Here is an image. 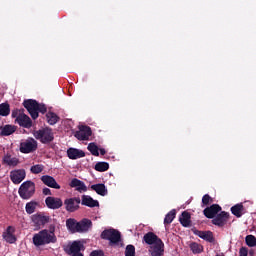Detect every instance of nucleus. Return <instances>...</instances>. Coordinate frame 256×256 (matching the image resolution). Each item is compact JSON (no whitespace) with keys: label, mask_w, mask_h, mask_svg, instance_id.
<instances>
[{"label":"nucleus","mask_w":256,"mask_h":256,"mask_svg":"<svg viewBox=\"0 0 256 256\" xmlns=\"http://www.w3.org/2000/svg\"><path fill=\"white\" fill-rule=\"evenodd\" d=\"M23 107L28 111L29 115L34 120L39 118V113H42V115L47 113V106H45V104H40L34 99L24 100Z\"/></svg>","instance_id":"f257e3e1"},{"label":"nucleus","mask_w":256,"mask_h":256,"mask_svg":"<svg viewBox=\"0 0 256 256\" xmlns=\"http://www.w3.org/2000/svg\"><path fill=\"white\" fill-rule=\"evenodd\" d=\"M55 241H57L55 233L49 230H42L33 236V243L36 247L49 245V243H55Z\"/></svg>","instance_id":"f03ea898"},{"label":"nucleus","mask_w":256,"mask_h":256,"mask_svg":"<svg viewBox=\"0 0 256 256\" xmlns=\"http://www.w3.org/2000/svg\"><path fill=\"white\" fill-rule=\"evenodd\" d=\"M18 193L21 199L29 200L35 195V183L32 181H25L21 184Z\"/></svg>","instance_id":"7ed1b4c3"},{"label":"nucleus","mask_w":256,"mask_h":256,"mask_svg":"<svg viewBox=\"0 0 256 256\" xmlns=\"http://www.w3.org/2000/svg\"><path fill=\"white\" fill-rule=\"evenodd\" d=\"M101 237L109 241L112 247H117L121 243V232L115 229L104 230Z\"/></svg>","instance_id":"20e7f679"},{"label":"nucleus","mask_w":256,"mask_h":256,"mask_svg":"<svg viewBox=\"0 0 256 256\" xmlns=\"http://www.w3.org/2000/svg\"><path fill=\"white\" fill-rule=\"evenodd\" d=\"M33 135L35 139H38L39 141H41V143H51V141L55 139V136L50 129L34 130Z\"/></svg>","instance_id":"39448f33"},{"label":"nucleus","mask_w":256,"mask_h":256,"mask_svg":"<svg viewBox=\"0 0 256 256\" xmlns=\"http://www.w3.org/2000/svg\"><path fill=\"white\" fill-rule=\"evenodd\" d=\"M37 151V141L33 138L22 140L20 143V153H33Z\"/></svg>","instance_id":"423d86ee"},{"label":"nucleus","mask_w":256,"mask_h":256,"mask_svg":"<svg viewBox=\"0 0 256 256\" xmlns=\"http://www.w3.org/2000/svg\"><path fill=\"white\" fill-rule=\"evenodd\" d=\"M83 248H84L83 242H81L79 240H75V241L69 243L68 245H66L64 247V251H65V253H67V255H73L76 253H81V250Z\"/></svg>","instance_id":"0eeeda50"},{"label":"nucleus","mask_w":256,"mask_h":256,"mask_svg":"<svg viewBox=\"0 0 256 256\" xmlns=\"http://www.w3.org/2000/svg\"><path fill=\"white\" fill-rule=\"evenodd\" d=\"M25 170L18 169V170H12L10 172V179L14 185H19V183L23 182L26 177Z\"/></svg>","instance_id":"6e6552de"},{"label":"nucleus","mask_w":256,"mask_h":256,"mask_svg":"<svg viewBox=\"0 0 256 256\" xmlns=\"http://www.w3.org/2000/svg\"><path fill=\"white\" fill-rule=\"evenodd\" d=\"M79 203H81L79 198H67L64 201L66 211L69 213H75V211L79 209Z\"/></svg>","instance_id":"1a4fd4ad"},{"label":"nucleus","mask_w":256,"mask_h":256,"mask_svg":"<svg viewBox=\"0 0 256 256\" xmlns=\"http://www.w3.org/2000/svg\"><path fill=\"white\" fill-rule=\"evenodd\" d=\"M46 206L48 209H61L63 207V200L61 198L53 197V196H48L45 199Z\"/></svg>","instance_id":"9d476101"},{"label":"nucleus","mask_w":256,"mask_h":256,"mask_svg":"<svg viewBox=\"0 0 256 256\" xmlns=\"http://www.w3.org/2000/svg\"><path fill=\"white\" fill-rule=\"evenodd\" d=\"M2 237L6 243H15L17 241V237L15 236V227L8 226L7 229L3 232Z\"/></svg>","instance_id":"9b49d317"},{"label":"nucleus","mask_w":256,"mask_h":256,"mask_svg":"<svg viewBox=\"0 0 256 256\" xmlns=\"http://www.w3.org/2000/svg\"><path fill=\"white\" fill-rule=\"evenodd\" d=\"M143 241L147 245H150V247H153V245H157V244L163 242V240H161V238H159L153 232H148L147 234H145L144 237H143Z\"/></svg>","instance_id":"f8f14e48"},{"label":"nucleus","mask_w":256,"mask_h":256,"mask_svg":"<svg viewBox=\"0 0 256 256\" xmlns=\"http://www.w3.org/2000/svg\"><path fill=\"white\" fill-rule=\"evenodd\" d=\"M15 123H17L20 127H24V129H31L33 126V121L25 113L22 116H19L18 119H15Z\"/></svg>","instance_id":"ddd939ff"},{"label":"nucleus","mask_w":256,"mask_h":256,"mask_svg":"<svg viewBox=\"0 0 256 256\" xmlns=\"http://www.w3.org/2000/svg\"><path fill=\"white\" fill-rule=\"evenodd\" d=\"M149 253L151 256H163L165 255V243L159 242L153 246H150Z\"/></svg>","instance_id":"4468645a"},{"label":"nucleus","mask_w":256,"mask_h":256,"mask_svg":"<svg viewBox=\"0 0 256 256\" xmlns=\"http://www.w3.org/2000/svg\"><path fill=\"white\" fill-rule=\"evenodd\" d=\"M92 135L93 131H91V129H79L76 131L74 136L76 139H78V141H89Z\"/></svg>","instance_id":"2eb2a0df"},{"label":"nucleus","mask_w":256,"mask_h":256,"mask_svg":"<svg viewBox=\"0 0 256 256\" xmlns=\"http://www.w3.org/2000/svg\"><path fill=\"white\" fill-rule=\"evenodd\" d=\"M91 227H93V222L87 218H84L78 222L77 233H87Z\"/></svg>","instance_id":"dca6fc26"},{"label":"nucleus","mask_w":256,"mask_h":256,"mask_svg":"<svg viewBox=\"0 0 256 256\" xmlns=\"http://www.w3.org/2000/svg\"><path fill=\"white\" fill-rule=\"evenodd\" d=\"M41 181L47 187H51V189H61V185L57 183V181L55 180V178H53V176L44 175L41 177Z\"/></svg>","instance_id":"f3484780"},{"label":"nucleus","mask_w":256,"mask_h":256,"mask_svg":"<svg viewBox=\"0 0 256 256\" xmlns=\"http://www.w3.org/2000/svg\"><path fill=\"white\" fill-rule=\"evenodd\" d=\"M219 211H221V206L213 204L212 206L205 208L203 213L207 219H214Z\"/></svg>","instance_id":"a211bd4d"},{"label":"nucleus","mask_w":256,"mask_h":256,"mask_svg":"<svg viewBox=\"0 0 256 256\" xmlns=\"http://www.w3.org/2000/svg\"><path fill=\"white\" fill-rule=\"evenodd\" d=\"M229 219V213L221 212L216 217L213 218L212 223L213 225H217L218 227H223L227 220Z\"/></svg>","instance_id":"6ab92c4d"},{"label":"nucleus","mask_w":256,"mask_h":256,"mask_svg":"<svg viewBox=\"0 0 256 256\" xmlns=\"http://www.w3.org/2000/svg\"><path fill=\"white\" fill-rule=\"evenodd\" d=\"M70 187L74 188L78 193H85V191H87V185H85V182L77 178L71 180Z\"/></svg>","instance_id":"aec40b11"},{"label":"nucleus","mask_w":256,"mask_h":256,"mask_svg":"<svg viewBox=\"0 0 256 256\" xmlns=\"http://www.w3.org/2000/svg\"><path fill=\"white\" fill-rule=\"evenodd\" d=\"M67 156L72 160L83 159V157H85V152L81 149L69 148L67 150Z\"/></svg>","instance_id":"412c9836"},{"label":"nucleus","mask_w":256,"mask_h":256,"mask_svg":"<svg viewBox=\"0 0 256 256\" xmlns=\"http://www.w3.org/2000/svg\"><path fill=\"white\" fill-rule=\"evenodd\" d=\"M4 165L8 167H17L19 165V158L11 156V154H5L2 158Z\"/></svg>","instance_id":"4be33fe9"},{"label":"nucleus","mask_w":256,"mask_h":256,"mask_svg":"<svg viewBox=\"0 0 256 256\" xmlns=\"http://www.w3.org/2000/svg\"><path fill=\"white\" fill-rule=\"evenodd\" d=\"M81 204L85 205L86 207H99V201L93 199L89 195H83Z\"/></svg>","instance_id":"5701e85b"},{"label":"nucleus","mask_w":256,"mask_h":256,"mask_svg":"<svg viewBox=\"0 0 256 256\" xmlns=\"http://www.w3.org/2000/svg\"><path fill=\"white\" fill-rule=\"evenodd\" d=\"M90 188L92 191H95L97 195H101V197H105L108 193L107 186H105V184H93Z\"/></svg>","instance_id":"b1692460"},{"label":"nucleus","mask_w":256,"mask_h":256,"mask_svg":"<svg viewBox=\"0 0 256 256\" xmlns=\"http://www.w3.org/2000/svg\"><path fill=\"white\" fill-rule=\"evenodd\" d=\"M195 234L200 237V239H204V241H208V243H213V232L211 231H196Z\"/></svg>","instance_id":"393cba45"},{"label":"nucleus","mask_w":256,"mask_h":256,"mask_svg":"<svg viewBox=\"0 0 256 256\" xmlns=\"http://www.w3.org/2000/svg\"><path fill=\"white\" fill-rule=\"evenodd\" d=\"M79 222L77 220L70 218L66 220V227L70 233H77Z\"/></svg>","instance_id":"a878e982"},{"label":"nucleus","mask_w":256,"mask_h":256,"mask_svg":"<svg viewBox=\"0 0 256 256\" xmlns=\"http://www.w3.org/2000/svg\"><path fill=\"white\" fill-rule=\"evenodd\" d=\"M179 221L183 227H189L191 225V215L188 212H182Z\"/></svg>","instance_id":"bb28decb"},{"label":"nucleus","mask_w":256,"mask_h":256,"mask_svg":"<svg viewBox=\"0 0 256 256\" xmlns=\"http://www.w3.org/2000/svg\"><path fill=\"white\" fill-rule=\"evenodd\" d=\"M11 113V106L9 103H2L0 104V116L7 117Z\"/></svg>","instance_id":"cd10ccee"},{"label":"nucleus","mask_w":256,"mask_h":256,"mask_svg":"<svg viewBox=\"0 0 256 256\" xmlns=\"http://www.w3.org/2000/svg\"><path fill=\"white\" fill-rule=\"evenodd\" d=\"M46 121L49 123V125H55L59 122V116H57V114L54 112H48L46 114Z\"/></svg>","instance_id":"c85d7f7f"},{"label":"nucleus","mask_w":256,"mask_h":256,"mask_svg":"<svg viewBox=\"0 0 256 256\" xmlns=\"http://www.w3.org/2000/svg\"><path fill=\"white\" fill-rule=\"evenodd\" d=\"M37 205H39V203H37L36 201H30L26 203V206H25L26 213L28 215H33V213H35V209H37Z\"/></svg>","instance_id":"c756f323"},{"label":"nucleus","mask_w":256,"mask_h":256,"mask_svg":"<svg viewBox=\"0 0 256 256\" xmlns=\"http://www.w3.org/2000/svg\"><path fill=\"white\" fill-rule=\"evenodd\" d=\"M232 215H235V217H241L243 215V204H236L231 208Z\"/></svg>","instance_id":"7c9ffc66"},{"label":"nucleus","mask_w":256,"mask_h":256,"mask_svg":"<svg viewBox=\"0 0 256 256\" xmlns=\"http://www.w3.org/2000/svg\"><path fill=\"white\" fill-rule=\"evenodd\" d=\"M175 215H177L175 209L171 210L168 214H166L164 218V225H171L173 220L175 219Z\"/></svg>","instance_id":"2f4dec72"},{"label":"nucleus","mask_w":256,"mask_h":256,"mask_svg":"<svg viewBox=\"0 0 256 256\" xmlns=\"http://www.w3.org/2000/svg\"><path fill=\"white\" fill-rule=\"evenodd\" d=\"M94 169L96 171H99L100 173H103V172L109 170V163H107V162H97Z\"/></svg>","instance_id":"473e14b6"},{"label":"nucleus","mask_w":256,"mask_h":256,"mask_svg":"<svg viewBox=\"0 0 256 256\" xmlns=\"http://www.w3.org/2000/svg\"><path fill=\"white\" fill-rule=\"evenodd\" d=\"M49 221H50L49 216L38 215L34 218V223H37L39 225H45L49 223Z\"/></svg>","instance_id":"72a5a7b5"},{"label":"nucleus","mask_w":256,"mask_h":256,"mask_svg":"<svg viewBox=\"0 0 256 256\" xmlns=\"http://www.w3.org/2000/svg\"><path fill=\"white\" fill-rule=\"evenodd\" d=\"M87 149L90 151L91 155L99 157V147L96 146L95 143H89Z\"/></svg>","instance_id":"f704fd0d"},{"label":"nucleus","mask_w":256,"mask_h":256,"mask_svg":"<svg viewBox=\"0 0 256 256\" xmlns=\"http://www.w3.org/2000/svg\"><path fill=\"white\" fill-rule=\"evenodd\" d=\"M45 169V166L42 164H36L30 168L31 173L34 175H39V173H42V171Z\"/></svg>","instance_id":"c9c22d12"},{"label":"nucleus","mask_w":256,"mask_h":256,"mask_svg":"<svg viewBox=\"0 0 256 256\" xmlns=\"http://www.w3.org/2000/svg\"><path fill=\"white\" fill-rule=\"evenodd\" d=\"M190 249L193 253L198 254L203 251V246H201V244H197V243L193 242L190 244Z\"/></svg>","instance_id":"e433bc0d"},{"label":"nucleus","mask_w":256,"mask_h":256,"mask_svg":"<svg viewBox=\"0 0 256 256\" xmlns=\"http://www.w3.org/2000/svg\"><path fill=\"white\" fill-rule=\"evenodd\" d=\"M246 245H248V247H256V237L253 235H248L246 236Z\"/></svg>","instance_id":"4c0bfd02"},{"label":"nucleus","mask_w":256,"mask_h":256,"mask_svg":"<svg viewBox=\"0 0 256 256\" xmlns=\"http://www.w3.org/2000/svg\"><path fill=\"white\" fill-rule=\"evenodd\" d=\"M25 113V109H14L12 110V119H19Z\"/></svg>","instance_id":"58836bf2"},{"label":"nucleus","mask_w":256,"mask_h":256,"mask_svg":"<svg viewBox=\"0 0 256 256\" xmlns=\"http://www.w3.org/2000/svg\"><path fill=\"white\" fill-rule=\"evenodd\" d=\"M125 256H135V246L133 245L126 246Z\"/></svg>","instance_id":"ea45409f"},{"label":"nucleus","mask_w":256,"mask_h":256,"mask_svg":"<svg viewBox=\"0 0 256 256\" xmlns=\"http://www.w3.org/2000/svg\"><path fill=\"white\" fill-rule=\"evenodd\" d=\"M14 131L15 129H2L0 135H2V137H9V135H13Z\"/></svg>","instance_id":"a19ab883"},{"label":"nucleus","mask_w":256,"mask_h":256,"mask_svg":"<svg viewBox=\"0 0 256 256\" xmlns=\"http://www.w3.org/2000/svg\"><path fill=\"white\" fill-rule=\"evenodd\" d=\"M211 201V196H209L208 194H205L202 197V203L203 205H209V202Z\"/></svg>","instance_id":"79ce46f5"},{"label":"nucleus","mask_w":256,"mask_h":256,"mask_svg":"<svg viewBox=\"0 0 256 256\" xmlns=\"http://www.w3.org/2000/svg\"><path fill=\"white\" fill-rule=\"evenodd\" d=\"M249 255V250L245 247H241L239 250V256H247Z\"/></svg>","instance_id":"37998d69"},{"label":"nucleus","mask_w":256,"mask_h":256,"mask_svg":"<svg viewBox=\"0 0 256 256\" xmlns=\"http://www.w3.org/2000/svg\"><path fill=\"white\" fill-rule=\"evenodd\" d=\"M43 194H44V195H51V189H49V188H44V189H43Z\"/></svg>","instance_id":"c03bdc74"},{"label":"nucleus","mask_w":256,"mask_h":256,"mask_svg":"<svg viewBox=\"0 0 256 256\" xmlns=\"http://www.w3.org/2000/svg\"><path fill=\"white\" fill-rule=\"evenodd\" d=\"M0 129H15V126L5 125V126H0Z\"/></svg>","instance_id":"a18cd8bd"},{"label":"nucleus","mask_w":256,"mask_h":256,"mask_svg":"<svg viewBox=\"0 0 256 256\" xmlns=\"http://www.w3.org/2000/svg\"><path fill=\"white\" fill-rule=\"evenodd\" d=\"M78 129H91V127H89L87 125L79 124Z\"/></svg>","instance_id":"49530a36"},{"label":"nucleus","mask_w":256,"mask_h":256,"mask_svg":"<svg viewBox=\"0 0 256 256\" xmlns=\"http://www.w3.org/2000/svg\"><path fill=\"white\" fill-rule=\"evenodd\" d=\"M65 123H66V125H69L70 129H73V126H72L73 125V121L66 120Z\"/></svg>","instance_id":"de8ad7c7"},{"label":"nucleus","mask_w":256,"mask_h":256,"mask_svg":"<svg viewBox=\"0 0 256 256\" xmlns=\"http://www.w3.org/2000/svg\"><path fill=\"white\" fill-rule=\"evenodd\" d=\"M98 151H100L101 155H105V153H107V151H105L104 148H100V149H98Z\"/></svg>","instance_id":"09e8293b"},{"label":"nucleus","mask_w":256,"mask_h":256,"mask_svg":"<svg viewBox=\"0 0 256 256\" xmlns=\"http://www.w3.org/2000/svg\"><path fill=\"white\" fill-rule=\"evenodd\" d=\"M70 256H83V253L78 252V253H76V254H70Z\"/></svg>","instance_id":"8fccbe9b"},{"label":"nucleus","mask_w":256,"mask_h":256,"mask_svg":"<svg viewBox=\"0 0 256 256\" xmlns=\"http://www.w3.org/2000/svg\"><path fill=\"white\" fill-rule=\"evenodd\" d=\"M0 169H1V164H0Z\"/></svg>","instance_id":"3c124183"}]
</instances>
